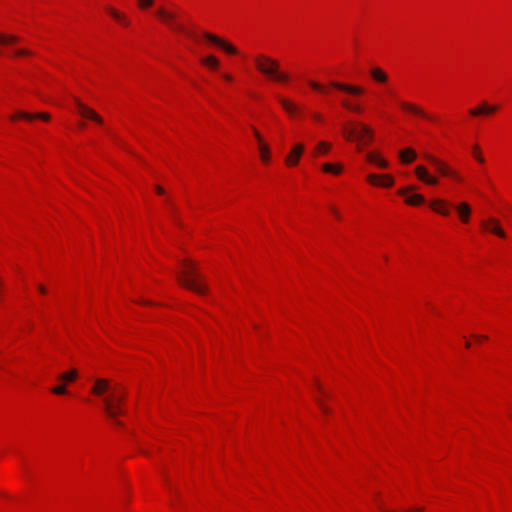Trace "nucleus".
Listing matches in <instances>:
<instances>
[{"mask_svg": "<svg viewBox=\"0 0 512 512\" xmlns=\"http://www.w3.org/2000/svg\"><path fill=\"white\" fill-rule=\"evenodd\" d=\"M91 391L93 394L102 397L107 416L116 425H122L117 417L124 413L122 408L125 399L124 389L118 384L111 385L107 379L99 378L95 381Z\"/></svg>", "mask_w": 512, "mask_h": 512, "instance_id": "obj_1", "label": "nucleus"}, {"mask_svg": "<svg viewBox=\"0 0 512 512\" xmlns=\"http://www.w3.org/2000/svg\"><path fill=\"white\" fill-rule=\"evenodd\" d=\"M178 280L181 285L200 295H204L208 291L207 286L202 283V276L197 271L194 263L189 260L183 262V271Z\"/></svg>", "mask_w": 512, "mask_h": 512, "instance_id": "obj_2", "label": "nucleus"}, {"mask_svg": "<svg viewBox=\"0 0 512 512\" xmlns=\"http://www.w3.org/2000/svg\"><path fill=\"white\" fill-rule=\"evenodd\" d=\"M255 65L259 72L272 80L282 83L289 81V75L280 71L279 62L269 56L258 55L255 57Z\"/></svg>", "mask_w": 512, "mask_h": 512, "instance_id": "obj_3", "label": "nucleus"}, {"mask_svg": "<svg viewBox=\"0 0 512 512\" xmlns=\"http://www.w3.org/2000/svg\"><path fill=\"white\" fill-rule=\"evenodd\" d=\"M348 140L356 139L359 142L366 144L373 137L372 130L365 124H358L356 128L345 131Z\"/></svg>", "mask_w": 512, "mask_h": 512, "instance_id": "obj_4", "label": "nucleus"}, {"mask_svg": "<svg viewBox=\"0 0 512 512\" xmlns=\"http://www.w3.org/2000/svg\"><path fill=\"white\" fill-rule=\"evenodd\" d=\"M425 158L429 162H431L432 164L435 165L437 171L441 175H443V176H450V177L454 178L457 181H461L462 180L458 173H456L455 171L451 170L446 164H444L442 161H440L439 159L435 158L434 156L427 154V155H425Z\"/></svg>", "mask_w": 512, "mask_h": 512, "instance_id": "obj_5", "label": "nucleus"}, {"mask_svg": "<svg viewBox=\"0 0 512 512\" xmlns=\"http://www.w3.org/2000/svg\"><path fill=\"white\" fill-rule=\"evenodd\" d=\"M156 15L162 19L168 26L174 28L175 30L179 32H184L183 26L177 24L175 22V15L171 12H168L163 7H160L156 11Z\"/></svg>", "mask_w": 512, "mask_h": 512, "instance_id": "obj_6", "label": "nucleus"}, {"mask_svg": "<svg viewBox=\"0 0 512 512\" xmlns=\"http://www.w3.org/2000/svg\"><path fill=\"white\" fill-rule=\"evenodd\" d=\"M75 103L77 106L78 113L86 118H89L93 121H95L98 124L103 123V119L92 109L84 105L82 102H80L78 99H75Z\"/></svg>", "mask_w": 512, "mask_h": 512, "instance_id": "obj_7", "label": "nucleus"}, {"mask_svg": "<svg viewBox=\"0 0 512 512\" xmlns=\"http://www.w3.org/2000/svg\"><path fill=\"white\" fill-rule=\"evenodd\" d=\"M204 37L211 43L221 47L223 50H225L229 54L237 53V49L233 45L229 44L228 42L220 39L219 37H217L211 33H204Z\"/></svg>", "mask_w": 512, "mask_h": 512, "instance_id": "obj_8", "label": "nucleus"}, {"mask_svg": "<svg viewBox=\"0 0 512 512\" xmlns=\"http://www.w3.org/2000/svg\"><path fill=\"white\" fill-rule=\"evenodd\" d=\"M304 151V146L303 144L299 143V144H296L291 152L286 156L285 158V162L288 166H295L298 162H299V159L302 155Z\"/></svg>", "mask_w": 512, "mask_h": 512, "instance_id": "obj_9", "label": "nucleus"}, {"mask_svg": "<svg viewBox=\"0 0 512 512\" xmlns=\"http://www.w3.org/2000/svg\"><path fill=\"white\" fill-rule=\"evenodd\" d=\"M330 85H331V87H333L335 89H338L340 91H344V92H347V93L353 94V95H360L363 93V88L360 86L344 84V83L336 82V81L331 82Z\"/></svg>", "mask_w": 512, "mask_h": 512, "instance_id": "obj_10", "label": "nucleus"}, {"mask_svg": "<svg viewBox=\"0 0 512 512\" xmlns=\"http://www.w3.org/2000/svg\"><path fill=\"white\" fill-rule=\"evenodd\" d=\"M415 174L422 182L428 185H436L438 183V179L436 177L431 176L428 173L427 169L422 165L416 167Z\"/></svg>", "mask_w": 512, "mask_h": 512, "instance_id": "obj_11", "label": "nucleus"}, {"mask_svg": "<svg viewBox=\"0 0 512 512\" xmlns=\"http://www.w3.org/2000/svg\"><path fill=\"white\" fill-rule=\"evenodd\" d=\"M19 118L20 119H25V120L41 119V120H44V121H49L50 120V115L47 114V113L32 114V113H28V112H24V111H19L15 115L11 116L12 120H16V119H19Z\"/></svg>", "mask_w": 512, "mask_h": 512, "instance_id": "obj_12", "label": "nucleus"}, {"mask_svg": "<svg viewBox=\"0 0 512 512\" xmlns=\"http://www.w3.org/2000/svg\"><path fill=\"white\" fill-rule=\"evenodd\" d=\"M401 107L408 111V112H411L417 116H420L422 118H425V119H428V120H431V116L426 113L424 110H422L420 107H418L417 105H414L412 103H408V102H401Z\"/></svg>", "mask_w": 512, "mask_h": 512, "instance_id": "obj_13", "label": "nucleus"}, {"mask_svg": "<svg viewBox=\"0 0 512 512\" xmlns=\"http://www.w3.org/2000/svg\"><path fill=\"white\" fill-rule=\"evenodd\" d=\"M482 225L485 229L490 230L491 232L495 233L501 238H504L506 236L505 232L499 227L498 221L495 219L483 221Z\"/></svg>", "mask_w": 512, "mask_h": 512, "instance_id": "obj_14", "label": "nucleus"}, {"mask_svg": "<svg viewBox=\"0 0 512 512\" xmlns=\"http://www.w3.org/2000/svg\"><path fill=\"white\" fill-rule=\"evenodd\" d=\"M497 109H498L497 106H491V105H488L487 103H482L480 106L471 109L470 114L472 116H479L482 114H492V113L496 112Z\"/></svg>", "mask_w": 512, "mask_h": 512, "instance_id": "obj_15", "label": "nucleus"}, {"mask_svg": "<svg viewBox=\"0 0 512 512\" xmlns=\"http://www.w3.org/2000/svg\"><path fill=\"white\" fill-rule=\"evenodd\" d=\"M458 215L463 223H467L470 219L471 207L468 203L462 202L455 207Z\"/></svg>", "mask_w": 512, "mask_h": 512, "instance_id": "obj_16", "label": "nucleus"}, {"mask_svg": "<svg viewBox=\"0 0 512 512\" xmlns=\"http://www.w3.org/2000/svg\"><path fill=\"white\" fill-rule=\"evenodd\" d=\"M431 208L435 210L436 212L447 216L450 213V210L447 206V203L444 200L436 199L433 200L430 204Z\"/></svg>", "mask_w": 512, "mask_h": 512, "instance_id": "obj_17", "label": "nucleus"}, {"mask_svg": "<svg viewBox=\"0 0 512 512\" xmlns=\"http://www.w3.org/2000/svg\"><path fill=\"white\" fill-rule=\"evenodd\" d=\"M417 157L416 152L412 148H407L399 152V158L404 164L411 163Z\"/></svg>", "mask_w": 512, "mask_h": 512, "instance_id": "obj_18", "label": "nucleus"}, {"mask_svg": "<svg viewBox=\"0 0 512 512\" xmlns=\"http://www.w3.org/2000/svg\"><path fill=\"white\" fill-rule=\"evenodd\" d=\"M370 74H371V77L379 83H385L388 79L387 74L382 69H380L378 67L372 68L370 70Z\"/></svg>", "mask_w": 512, "mask_h": 512, "instance_id": "obj_19", "label": "nucleus"}, {"mask_svg": "<svg viewBox=\"0 0 512 512\" xmlns=\"http://www.w3.org/2000/svg\"><path fill=\"white\" fill-rule=\"evenodd\" d=\"M107 11L109 12V14L115 19L117 20L119 23L123 24L124 26H127L129 24L126 16L120 12H118L117 10H115L114 8H111V7H108L107 8Z\"/></svg>", "mask_w": 512, "mask_h": 512, "instance_id": "obj_20", "label": "nucleus"}, {"mask_svg": "<svg viewBox=\"0 0 512 512\" xmlns=\"http://www.w3.org/2000/svg\"><path fill=\"white\" fill-rule=\"evenodd\" d=\"M19 41L16 35L0 33V45H11Z\"/></svg>", "mask_w": 512, "mask_h": 512, "instance_id": "obj_21", "label": "nucleus"}, {"mask_svg": "<svg viewBox=\"0 0 512 512\" xmlns=\"http://www.w3.org/2000/svg\"><path fill=\"white\" fill-rule=\"evenodd\" d=\"M280 103L283 107V109L289 113L290 115H293L298 112V108L296 105L288 101L287 99L281 98Z\"/></svg>", "mask_w": 512, "mask_h": 512, "instance_id": "obj_22", "label": "nucleus"}, {"mask_svg": "<svg viewBox=\"0 0 512 512\" xmlns=\"http://www.w3.org/2000/svg\"><path fill=\"white\" fill-rule=\"evenodd\" d=\"M425 199L420 194H413L405 198V202L409 205H420L424 203Z\"/></svg>", "mask_w": 512, "mask_h": 512, "instance_id": "obj_23", "label": "nucleus"}, {"mask_svg": "<svg viewBox=\"0 0 512 512\" xmlns=\"http://www.w3.org/2000/svg\"><path fill=\"white\" fill-rule=\"evenodd\" d=\"M78 377V372L75 369H72L66 373H63L59 376V379L63 382H72Z\"/></svg>", "mask_w": 512, "mask_h": 512, "instance_id": "obj_24", "label": "nucleus"}, {"mask_svg": "<svg viewBox=\"0 0 512 512\" xmlns=\"http://www.w3.org/2000/svg\"><path fill=\"white\" fill-rule=\"evenodd\" d=\"M322 169L326 173H332V174H335V175L340 174L341 171H342V167L340 165H333L331 163H325L322 166Z\"/></svg>", "mask_w": 512, "mask_h": 512, "instance_id": "obj_25", "label": "nucleus"}, {"mask_svg": "<svg viewBox=\"0 0 512 512\" xmlns=\"http://www.w3.org/2000/svg\"><path fill=\"white\" fill-rule=\"evenodd\" d=\"M201 62L206 65V66H209L211 67L212 69H216L218 66H219V61L217 60V58L213 55H209L205 58H203L201 60Z\"/></svg>", "mask_w": 512, "mask_h": 512, "instance_id": "obj_26", "label": "nucleus"}, {"mask_svg": "<svg viewBox=\"0 0 512 512\" xmlns=\"http://www.w3.org/2000/svg\"><path fill=\"white\" fill-rule=\"evenodd\" d=\"M261 159L263 162L267 163L270 159V149L267 144L261 142V146L259 147Z\"/></svg>", "mask_w": 512, "mask_h": 512, "instance_id": "obj_27", "label": "nucleus"}, {"mask_svg": "<svg viewBox=\"0 0 512 512\" xmlns=\"http://www.w3.org/2000/svg\"><path fill=\"white\" fill-rule=\"evenodd\" d=\"M330 147L331 146L329 143L321 141L315 147V154H326L329 151Z\"/></svg>", "mask_w": 512, "mask_h": 512, "instance_id": "obj_28", "label": "nucleus"}, {"mask_svg": "<svg viewBox=\"0 0 512 512\" xmlns=\"http://www.w3.org/2000/svg\"><path fill=\"white\" fill-rule=\"evenodd\" d=\"M342 106L350 111L355 112V113H361L363 111L362 107H360L359 105H353L352 103H350L347 100L342 101Z\"/></svg>", "mask_w": 512, "mask_h": 512, "instance_id": "obj_29", "label": "nucleus"}, {"mask_svg": "<svg viewBox=\"0 0 512 512\" xmlns=\"http://www.w3.org/2000/svg\"><path fill=\"white\" fill-rule=\"evenodd\" d=\"M393 183H394V180H393L392 176H390V175L380 176V179H379L380 186L390 187L393 185Z\"/></svg>", "mask_w": 512, "mask_h": 512, "instance_id": "obj_30", "label": "nucleus"}, {"mask_svg": "<svg viewBox=\"0 0 512 512\" xmlns=\"http://www.w3.org/2000/svg\"><path fill=\"white\" fill-rule=\"evenodd\" d=\"M473 154H474V157L476 158V160L479 163H484L485 160H484L483 156L480 154L479 146L478 145H475L473 147Z\"/></svg>", "mask_w": 512, "mask_h": 512, "instance_id": "obj_31", "label": "nucleus"}, {"mask_svg": "<svg viewBox=\"0 0 512 512\" xmlns=\"http://www.w3.org/2000/svg\"><path fill=\"white\" fill-rule=\"evenodd\" d=\"M154 4V0H138V5L141 9H146Z\"/></svg>", "mask_w": 512, "mask_h": 512, "instance_id": "obj_32", "label": "nucleus"}, {"mask_svg": "<svg viewBox=\"0 0 512 512\" xmlns=\"http://www.w3.org/2000/svg\"><path fill=\"white\" fill-rule=\"evenodd\" d=\"M52 392L57 395H63L67 393V389L64 385H59L52 388Z\"/></svg>", "mask_w": 512, "mask_h": 512, "instance_id": "obj_33", "label": "nucleus"}, {"mask_svg": "<svg viewBox=\"0 0 512 512\" xmlns=\"http://www.w3.org/2000/svg\"><path fill=\"white\" fill-rule=\"evenodd\" d=\"M316 402L323 413L329 414L331 412L330 408L321 399L317 398Z\"/></svg>", "mask_w": 512, "mask_h": 512, "instance_id": "obj_34", "label": "nucleus"}, {"mask_svg": "<svg viewBox=\"0 0 512 512\" xmlns=\"http://www.w3.org/2000/svg\"><path fill=\"white\" fill-rule=\"evenodd\" d=\"M308 84H309V86H310L311 88H313V89H315V90H317V91H324V87H323L320 83H318V82H315V81L310 80V81L308 82Z\"/></svg>", "mask_w": 512, "mask_h": 512, "instance_id": "obj_35", "label": "nucleus"}, {"mask_svg": "<svg viewBox=\"0 0 512 512\" xmlns=\"http://www.w3.org/2000/svg\"><path fill=\"white\" fill-rule=\"evenodd\" d=\"M366 158L369 162L376 164V162H377V160H379L380 156H378L377 154H375L373 152H370L366 155Z\"/></svg>", "mask_w": 512, "mask_h": 512, "instance_id": "obj_36", "label": "nucleus"}, {"mask_svg": "<svg viewBox=\"0 0 512 512\" xmlns=\"http://www.w3.org/2000/svg\"><path fill=\"white\" fill-rule=\"evenodd\" d=\"M379 179H380V176H378L376 174H370L367 176V180L372 184L379 185Z\"/></svg>", "mask_w": 512, "mask_h": 512, "instance_id": "obj_37", "label": "nucleus"}, {"mask_svg": "<svg viewBox=\"0 0 512 512\" xmlns=\"http://www.w3.org/2000/svg\"><path fill=\"white\" fill-rule=\"evenodd\" d=\"M14 54L16 56H26V55H30L31 52L29 50H27V49H16L14 51Z\"/></svg>", "mask_w": 512, "mask_h": 512, "instance_id": "obj_38", "label": "nucleus"}, {"mask_svg": "<svg viewBox=\"0 0 512 512\" xmlns=\"http://www.w3.org/2000/svg\"><path fill=\"white\" fill-rule=\"evenodd\" d=\"M376 165H378L381 168H386L388 167V162L380 157L379 160H377Z\"/></svg>", "mask_w": 512, "mask_h": 512, "instance_id": "obj_39", "label": "nucleus"}, {"mask_svg": "<svg viewBox=\"0 0 512 512\" xmlns=\"http://www.w3.org/2000/svg\"><path fill=\"white\" fill-rule=\"evenodd\" d=\"M414 189H415V188H414L413 186H407V187H405V188H403V189L399 190V191H398V193H399L400 195H405L406 193L411 192V191H413Z\"/></svg>", "mask_w": 512, "mask_h": 512, "instance_id": "obj_40", "label": "nucleus"}, {"mask_svg": "<svg viewBox=\"0 0 512 512\" xmlns=\"http://www.w3.org/2000/svg\"><path fill=\"white\" fill-rule=\"evenodd\" d=\"M253 132H254V136L257 139V141L259 143V147H260L261 146V142H263V139H262L260 133L255 128H253Z\"/></svg>", "mask_w": 512, "mask_h": 512, "instance_id": "obj_41", "label": "nucleus"}, {"mask_svg": "<svg viewBox=\"0 0 512 512\" xmlns=\"http://www.w3.org/2000/svg\"><path fill=\"white\" fill-rule=\"evenodd\" d=\"M155 190L159 195H162L165 193L164 189L161 186H155Z\"/></svg>", "mask_w": 512, "mask_h": 512, "instance_id": "obj_42", "label": "nucleus"}, {"mask_svg": "<svg viewBox=\"0 0 512 512\" xmlns=\"http://www.w3.org/2000/svg\"><path fill=\"white\" fill-rule=\"evenodd\" d=\"M313 118L316 120V121H321L322 120V116L319 114V113H313Z\"/></svg>", "mask_w": 512, "mask_h": 512, "instance_id": "obj_43", "label": "nucleus"}, {"mask_svg": "<svg viewBox=\"0 0 512 512\" xmlns=\"http://www.w3.org/2000/svg\"><path fill=\"white\" fill-rule=\"evenodd\" d=\"M38 290H39L42 294H45V293H46V291H47V290H46V288H45V286H43V285H38Z\"/></svg>", "mask_w": 512, "mask_h": 512, "instance_id": "obj_44", "label": "nucleus"}, {"mask_svg": "<svg viewBox=\"0 0 512 512\" xmlns=\"http://www.w3.org/2000/svg\"><path fill=\"white\" fill-rule=\"evenodd\" d=\"M477 340H486L487 339V336L485 335H475L474 336Z\"/></svg>", "mask_w": 512, "mask_h": 512, "instance_id": "obj_45", "label": "nucleus"}, {"mask_svg": "<svg viewBox=\"0 0 512 512\" xmlns=\"http://www.w3.org/2000/svg\"><path fill=\"white\" fill-rule=\"evenodd\" d=\"M331 211L337 218H340L338 211L334 207L331 208Z\"/></svg>", "mask_w": 512, "mask_h": 512, "instance_id": "obj_46", "label": "nucleus"}, {"mask_svg": "<svg viewBox=\"0 0 512 512\" xmlns=\"http://www.w3.org/2000/svg\"><path fill=\"white\" fill-rule=\"evenodd\" d=\"M223 77L227 81H231L232 80V77L230 75H228V74H224Z\"/></svg>", "mask_w": 512, "mask_h": 512, "instance_id": "obj_47", "label": "nucleus"}, {"mask_svg": "<svg viewBox=\"0 0 512 512\" xmlns=\"http://www.w3.org/2000/svg\"><path fill=\"white\" fill-rule=\"evenodd\" d=\"M140 303L145 304V305H149V304H151V303H150V302H148V301H141Z\"/></svg>", "mask_w": 512, "mask_h": 512, "instance_id": "obj_48", "label": "nucleus"}, {"mask_svg": "<svg viewBox=\"0 0 512 512\" xmlns=\"http://www.w3.org/2000/svg\"><path fill=\"white\" fill-rule=\"evenodd\" d=\"M470 345H471V344H470V342H466V344H465V346H466L467 348H469V347H470Z\"/></svg>", "mask_w": 512, "mask_h": 512, "instance_id": "obj_49", "label": "nucleus"}]
</instances>
